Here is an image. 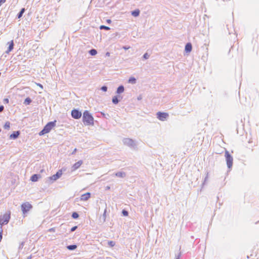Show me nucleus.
<instances>
[{
    "label": "nucleus",
    "mask_w": 259,
    "mask_h": 259,
    "mask_svg": "<svg viewBox=\"0 0 259 259\" xmlns=\"http://www.w3.org/2000/svg\"><path fill=\"white\" fill-rule=\"evenodd\" d=\"M207 179V176H206L205 178V179H204V182L203 183V184H204V182H205V181L206 180V179Z\"/></svg>",
    "instance_id": "nucleus-49"
},
{
    "label": "nucleus",
    "mask_w": 259,
    "mask_h": 259,
    "mask_svg": "<svg viewBox=\"0 0 259 259\" xmlns=\"http://www.w3.org/2000/svg\"><path fill=\"white\" fill-rule=\"evenodd\" d=\"M105 55H106V56H109L110 54L109 52H107L106 53Z\"/></svg>",
    "instance_id": "nucleus-46"
},
{
    "label": "nucleus",
    "mask_w": 259,
    "mask_h": 259,
    "mask_svg": "<svg viewBox=\"0 0 259 259\" xmlns=\"http://www.w3.org/2000/svg\"><path fill=\"white\" fill-rule=\"evenodd\" d=\"M4 110V106L3 105L0 106V112H2Z\"/></svg>",
    "instance_id": "nucleus-41"
},
{
    "label": "nucleus",
    "mask_w": 259,
    "mask_h": 259,
    "mask_svg": "<svg viewBox=\"0 0 259 259\" xmlns=\"http://www.w3.org/2000/svg\"><path fill=\"white\" fill-rule=\"evenodd\" d=\"M137 99H138V100H141V99H142V97H141V96H139V97H138Z\"/></svg>",
    "instance_id": "nucleus-47"
},
{
    "label": "nucleus",
    "mask_w": 259,
    "mask_h": 259,
    "mask_svg": "<svg viewBox=\"0 0 259 259\" xmlns=\"http://www.w3.org/2000/svg\"><path fill=\"white\" fill-rule=\"evenodd\" d=\"M32 258V256L31 255H30L29 256L27 259H31Z\"/></svg>",
    "instance_id": "nucleus-48"
},
{
    "label": "nucleus",
    "mask_w": 259,
    "mask_h": 259,
    "mask_svg": "<svg viewBox=\"0 0 259 259\" xmlns=\"http://www.w3.org/2000/svg\"><path fill=\"white\" fill-rule=\"evenodd\" d=\"M128 211L125 209H123L121 211V214L124 217H127L128 215Z\"/></svg>",
    "instance_id": "nucleus-29"
},
{
    "label": "nucleus",
    "mask_w": 259,
    "mask_h": 259,
    "mask_svg": "<svg viewBox=\"0 0 259 259\" xmlns=\"http://www.w3.org/2000/svg\"><path fill=\"white\" fill-rule=\"evenodd\" d=\"M110 189V187L109 186H107L105 187V190H108Z\"/></svg>",
    "instance_id": "nucleus-45"
},
{
    "label": "nucleus",
    "mask_w": 259,
    "mask_h": 259,
    "mask_svg": "<svg viewBox=\"0 0 259 259\" xmlns=\"http://www.w3.org/2000/svg\"><path fill=\"white\" fill-rule=\"evenodd\" d=\"M11 218L10 212L5 213L2 218H0V227L2 228L4 225H7Z\"/></svg>",
    "instance_id": "nucleus-6"
},
{
    "label": "nucleus",
    "mask_w": 259,
    "mask_h": 259,
    "mask_svg": "<svg viewBox=\"0 0 259 259\" xmlns=\"http://www.w3.org/2000/svg\"><path fill=\"white\" fill-rule=\"evenodd\" d=\"M25 8H22L20 10V11L19 12V13L17 14V16H16L17 18V19H20L22 17V16H23L24 13L25 12Z\"/></svg>",
    "instance_id": "nucleus-21"
},
{
    "label": "nucleus",
    "mask_w": 259,
    "mask_h": 259,
    "mask_svg": "<svg viewBox=\"0 0 259 259\" xmlns=\"http://www.w3.org/2000/svg\"><path fill=\"white\" fill-rule=\"evenodd\" d=\"M3 238V229L0 227V242L2 241Z\"/></svg>",
    "instance_id": "nucleus-35"
},
{
    "label": "nucleus",
    "mask_w": 259,
    "mask_h": 259,
    "mask_svg": "<svg viewBox=\"0 0 259 259\" xmlns=\"http://www.w3.org/2000/svg\"><path fill=\"white\" fill-rule=\"evenodd\" d=\"M32 207V205L28 202H24L21 205V210L23 214L28 213Z\"/></svg>",
    "instance_id": "nucleus-7"
},
{
    "label": "nucleus",
    "mask_w": 259,
    "mask_h": 259,
    "mask_svg": "<svg viewBox=\"0 0 259 259\" xmlns=\"http://www.w3.org/2000/svg\"><path fill=\"white\" fill-rule=\"evenodd\" d=\"M150 57V54L148 53V52H146L142 56V58L144 60L148 59Z\"/></svg>",
    "instance_id": "nucleus-30"
},
{
    "label": "nucleus",
    "mask_w": 259,
    "mask_h": 259,
    "mask_svg": "<svg viewBox=\"0 0 259 259\" xmlns=\"http://www.w3.org/2000/svg\"><path fill=\"white\" fill-rule=\"evenodd\" d=\"M122 142L124 145L129 147L131 149H136L137 145L135 141L130 138H123Z\"/></svg>",
    "instance_id": "nucleus-3"
},
{
    "label": "nucleus",
    "mask_w": 259,
    "mask_h": 259,
    "mask_svg": "<svg viewBox=\"0 0 259 259\" xmlns=\"http://www.w3.org/2000/svg\"><path fill=\"white\" fill-rule=\"evenodd\" d=\"M122 96L117 94L113 96L112 99V102L113 104L117 105L122 99Z\"/></svg>",
    "instance_id": "nucleus-10"
},
{
    "label": "nucleus",
    "mask_w": 259,
    "mask_h": 259,
    "mask_svg": "<svg viewBox=\"0 0 259 259\" xmlns=\"http://www.w3.org/2000/svg\"><path fill=\"white\" fill-rule=\"evenodd\" d=\"M37 85L41 89H43V85L40 83H37Z\"/></svg>",
    "instance_id": "nucleus-44"
},
{
    "label": "nucleus",
    "mask_w": 259,
    "mask_h": 259,
    "mask_svg": "<svg viewBox=\"0 0 259 259\" xmlns=\"http://www.w3.org/2000/svg\"><path fill=\"white\" fill-rule=\"evenodd\" d=\"M48 231L49 232H55V228H51L49 229Z\"/></svg>",
    "instance_id": "nucleus-40"
},
{
    "label": "nucleus",
    "mask_w": 259,
    "mask_h": 259,
    "mask_svg": "<svg viewBox=\"0 0 259 259\" xmlns=\"http://www.w3.org/2000/svg\"><path fill=\"white\" fill-rule=\"evenodd\" d=\"M108 245L110 246V247H113L115 246V242L113 241H108Z\"/></svg>",
    "instance_id": "nucleus-31"
},
{
    "label": "nucleus",
    "mask_w": 259,
    "mask_h": 259,
    "mask_svg": "<svg viewBox=\"0 0 259 259\" xmlns=\"http://www.w3.org/2000/svg\"><path fill=\"white\" fill-rule=\"evenodd\" d=\"M140 11L139 9H137L131 11V15L135 17H137L140 15Z\"/></svg>",
    "instance_id": "nucleus-19"
},
{
    "label": "nucleus",
    "mask_w": 259,
    "mask_h": 259,
    "mask_svg": "<svg viewBox=\"0 0 259 259\" xmlns=\"http://www.w3.org/2000/svg\"><path fill=\"white\" fill-rule=\"evenodd\" d=\"M71 117L75 119H79L82 116L81 111L79 109L73 108L71 112Z\"/></svg>",
    "instance_id": "nucleus-9"
},
{
    "label": "nucleus",
    "mask_w": 259,
    "mask_h": 259,
    "mask_svg": "<svg viewBox=\"0 0 259 259\" xmlns=\"http://www.w3.org/2000/svg\"><path fill=\"white\" fill-rule=\"evenodd\" d=\"M32 101V99L29 97H28L24 100L23 104L25 105H29L31 103Z\"/></svg>",
    "instance_id": "nucleus-22"
},
{
    "label": "nucleus",
    "mask_w": 259,
    "mask_h": 259,
    "mask_svg": "<svg viewBox=\"0 0 259 259\" xmlns=\"http://www.w3.org/2000/svg\"><path fill=\"white\" fill-rule=\"evenodd\" d=\"M181 252H180L177 255H176L175 259H181Z\"/></svg>",
    "instance_id": "nucleus-37"
},
{
    "label": "nucleus",
    "mask_w": 259,
    "mask_h": 259,
    "mask_svg": "<svg viewBox=\"0 0 259 259\" xmlns=\"http://www.w3.org/2000/svg\"><path fill=\"white\" fill-rule=\"evenodd\" d=\"M66 168L65 167H62L61 169L58 170L56 173L52 176L50 177L49 179L51 181H52V183L56 181L58 179H59L62 175L63 172L65 171H66Z\"/></svg>",
    "instance_id": "nucleus-5"
},
{
    "label": "nucleus",
    "mask_w": 259,
    "mask_h": 259,
    "mask_svg": "<svg viewBox=\"0 0 259 259\" xmlns=\"http://www.w3.org/2000/svg\"><path fill=\"white\" fill-rule=\"evenodd\" d=\"M156 115L157 118L162 121H166L169 117L168 113L161 111L157 112Z\"/></svg>",
    "instance_id": "nucleus-8"
},
{
    "label": "nucleus",
    "mask_w": 259,
    "mask_h": 259,
    "mask_svg": "<svg viewBox=\"0 0 259 259\" xmlns=\"http://www.w3.org/2000/svg\"><path fill=\"white\" fill-rule=\"evenodd\" d=\"M20 134L21 132L20 131H14L10 135L9 138L11 140H16L19 137Z\"/></svg>",
    "instance_id": "nucleus-12"
},
{
    "label": "nucleus",
    "mask_w": 259,
    "mask_h": 259,
    "mask_svg": "<svg viewBox=\"0 0 259 259\" xmlns=\"http://www.w3.org/2000/svg\"><path fill=\"white\" fill-rule=\"evenodd\" d=\"M4 128L5 130H9L10 128V122L9 121H6L4 125Z\"/></svg>",
    "instance_id": "nucleus-28"
},
{
    "label": "nucleus",
    "mask_w": 259,
    "mask_h": 259,
    "mask_svg": "<svg viewBox=\"0 0 259 259\" xmlns=\"http://www.w3.org/2000/svg\"><path fill=\"white\" fill-rule=\"evenodd\" d=\"M192 46L191 42H187L185 46V52L189 53L192 51Z\"/></svg>",
    "instance_id": "nucleus-15"
},
{
    "label": "nucleus",
    "mask_w": 259,
    "mask_h": 259,
    "mask_svg": "<svg viewBox=\"0 0 259 259\" xmlns=\"http://www.w3.org/2000/svg\"><path fill=\"white\" fill-rule=\"evenodd\" d=\"M128 82L131 84H135L137 82L136 78L134 76L130 77L128 79Z\"/></svg>",
    "instance_id": "nucleus-23"
},
{
    "label": "nucleus",
    "mask_w": 259,
    "mask_h": 259,
    "mask_svg": "<svg viewBox=\"0 0 259 259\" xmlns=\"http://www.w3.org/2000/svg\"><path fill=\"white\" fill-rule=\"evenodd\" d=\"M57 120L48 122L43 127V128L39 132V135L43 136L46 134L50 133L51 130L56 126Z\"/></svg>",
    "instance_id": "nucleus-2"
},
{
    "label": "nucleus",
    "mask_w": 259,
    "mask_h": 259,
    "mask_svg": "<svg viewBox=\"0 0 259 259\" xmlns=\"http://www.w3.org/2000/svg\"><path fill=\"white\" fill-rule=\"evenodd\" d=\"M112 35V38L113 39H117V36H118V38H119L120 34H119V33L116 32L115 33H113Z\"/></svg>",
    "instance_id": "nucleus-32"
},
{
    "label": "nucleus",
    "mask_w": 259,
    "mask_h": 259,
    "mask_svg": "<svg viewBox=\"0 0 259 259\" xmlns=\"http://www.w3.org/2000/svg\"><path fill=\"white\" fill-rule=\"evenodd\" d=\"M115 176L117 177L123 178L126 176V174L123 171H118L115 174Z\"/></svg>",
    "instance_id": "nucleus-20"
},
{
    "label": "nucleus",
    "mask_w": 259,
    "mask_h": 259,
    "mask_svg": "<svg viewBox=\"0 0 259 259\" xmlns=\"http://www.w3.org/2000/svg\"><path fill=\"white\" fill-rule=\"evenodd\" d=\"M82 121L85 125H94V118L88 110H84L82 113Z\"/></svg>",
    "instance_id": "nucleus-1"
},
{
    "label": "nucleus",
    "mask_w": 259,
    "mask_h": 259,
    "mask_svg": "<svg viewBox=\"0 0 259 259\" xmlns=\"http://www.w3.org/2000/svg\"><path fill=\"white\" fill-rule=\"evenodd\" d=\"M82 163L83 162L81 160L75 162L72 166V170L73 171L77 169L78 168H79Z\"/></svg>",
    "instance_id": "nucleus-14"
},
{
    "label": "nucleus",
    "mask_w": 259,
    "mask_h": 259,
    "mask_svg": "<svg viewBox=\"0 0 259 259\" xmlns=\"http://www.w3.org/2000/svg\"><path fill=\"white\" fill-rule=\"evenodd\" d=\"M3 103L4 104H8L9 103V99L7 98H4L3 99Z\"/></svg>",
    "instance_id": "nucleus-36"
},
{
    "label": "nucleus",
    "mask_w": 259,
    "mask_h": 259,
    "mask_svg": "<svg viewBox=\"0 0 259 259\" xmlns=\"http://www.w3.org/2000/svg\"><path fill=\"white\" fill-rule=\"evenodd\" d=\"M77 228H78L77 226H75L72 227L71 228L70 232H72L75 231L77 229Z\"/></svg>",
    "instance_id": "nucleus-34"
},
{
    "label": "nucleus",
    "mask_w": 259,
    "mask_h": 259,
    "mask_svg": "<svg viewBox=\"0 0 259 259\" xmlns=\"http://www.w3.org/2000/svg\"><path fill=\"white\" fill-rule=\"evenodd\" d=\"M106 22L108 23V24H110L111 22H112V21L111 19H107L106 20Z\"/></svg>",
    "instance_id": "nucleus-43"
},
{
    "label": "nucleus",
    "mask_w": 259,
    "mask_h": 259,
    "mask_svg": "<svg viewBox=\"0 0 259 259\" xmlns=\"http://www.w3.org/2000/svg\"><path fill=\"white\" fill-rule=\"evenodd\" d=\"M101 90L103 91V92H107V90H108V87L107 86L104 85H103L101 88Z\"/></svg>",
    "instance_id": "nucleus-33"
},
{
    "label": "nucleus",
    "mask_w": 259,
    "mask_h": 259,
    "mask_svg": "<svg viewBox=\"0 0 259 259\" xmlns=\"http://www.w3.org/2000/svg\"><path fill=\"white\" fill-rule=\"evenodd\" d=\"M89 54L92 56H95L97 54V51L95 49H92L88 52Z\"/></svg>",
    "instance_id": "nucleus-25"
},
{
    "label": "nucleus",
    "mask_w": 259,
    "mask_h": 259,
    "mask_svg": "<svg viewBox=\"0 0 259 259\" xmlns=\"http://www.w3.org/2000/svg\"><path fill=\"white\" fill-rule=\"evenodd\" d=\"M107 212V207L106 206V207L104 210V213H103V215L100 217V222H102V223H104L106 221Z\"/></svg>",
    "instance_id": "nucleus-18"
},
{
    "label": "nucleus",
    "mask_w": 259,
    "mask_h": 259,
    "mask_svg": "<svg viewBox=\"0 0 259 259\" xmlns=\"http://www.w3.org/2000/svg\"><path fill=\"white\" fill-rule=\"evenodd\" d=\"M124 91V87L123 85H120L116 89L115 93L118 95H120Z\"/></svg>",
    "instance_id": "nucleus-17"
},
{
    "label": "nucleus",
    "mask_w": 259,
    "mask_h": 259,
    "mask_svg": "<svg viewBox=\"0 0 259 259\" xmlns=\"http://www.w3.org/2000/svg\"><path fill=\"white\" fill-rule=\"evenodd\" d=\"M102 116H103V117H105V113H102Z\"/></svg>",
    "instance_id": "nucleus-51"
},
{
    "label": "nucleus",
    "mask_w": 259,
    "mask_h": 259,
    "mask_svg": "<svg viewBox=\"0 0 259 259\" xmlns=\"http://www.w3.org/2000/svg\"><path fill=\"white\" fill-rule=\"evenodd\" d=\"M76 151V149L75 148L74 151H73V152L72 153V154H74Z\"/></svg>",
    "instance_id": "nucleus-50"
},
{
    "label": "nucleus",
    "mask_w": 259,
    "mask_h": 259,
    "mask_svg": "<svg viewBox=\"0 0 259 259\" xmlns=\"http://www.w3.org/2000/svg\"><path fill=\"white\" fill-rule=\"evenodd\" d=\"M7 45H8V47L7 48V51L5 52L7 54H9V53L10 52H11L14 49V40H12L10 41H9Z\"/></svg>",
    "instance_id": "nucleus-11"
},
{
    "label": "nucleus",
    "mask_w": 259,
    "mask_h": 259,
    "mask_svg": "<svg viewBox=\"0 0 259 259\" xmlns=\"http://www.w3.org/2000/svg\"><path fill=\"white\" fill-rule=\"evenodd\" d=\"M130 48V47L128 46H124L122 47V49L125 50H127Z\"/></svg>",
    "instance_id": "nucleus-39"
},
{
    "label": "nucleus",
    "mask_w": 259,
    "mask_h": 259,
    "mask_svg": "<svg viewBox=\"0 0 259 259\" xmlns=\"http://www.w3.org/2000/svg\"><path fill=\"white\" fill-rule=\"evenodd\" d=\"M66 248L69 250H74L77 248V245L73 244L67 245Z\"/></svg>",
    "instance_id": "nucleus-24"
},
{
    "label": "nucleus",
    "mask_w": 259,
    "mask_h": 259,
    "mask_svg": "<svg viewBox=\"0 0 259 259\" xmlns=\"http://www.w3.org/2000/svg\"><path fill=\"white\" fill-rule=\"evenodd\" d=\"M225 157L227 167L229 169L232 168L233 164V158L230 152L226 149L225 150Z\"/></svg>",
    "instance_id": "nucleus-4"
},
{
    "label": "nucleus",
    "mask_w": 259,
    "mask_h": 259,
    "mask_svg": "<svg viewBox=\"0 0 259 259\" xmlns=\"http://www.w3.org/2000/svg\"><path fill=\"white\" fill-rule=\"evenodd\" d=\"M6 0H0V7L3 4L6 2Z\"/></svg>",
    "instance_id": "nucleus-42"
},
{
    "label": "nucleus",
    "mask_w": 259,
    "mask_h": 259,
    "mask_svg": "<svg viewBox=\"0 0 259 259\" xmlns=\"http://www.w3.org/2000/svg\"><path fill=\"white\" fill-rule=\"evenodd\" d=\"M79 215L78 214V213L76 211H73L72 213V214H71V217L74 219H77L79 218Z\"/></svg>",
    "instance_id": "nucleus-26"
},
{
    "label": "nucleus",
    "mask_w": 259,
    "mask_h": 259,
    "mask_svg": "<svg viewBox=\"0 0 259 259\" xmlns=\"http://www.w3.org/2000/svg\"><path fill=\"white\" fill-rule=\"evenodd\" d=\"M91 196V194L90 192H87L84 194H83L81 195L80 200L82 201H87L88 200Z\"/></svg>",
    "instance_id": "nucleus-13"
},
{
    "label": "nucleus",
    "mask_w": 259,
    "mask_h": 259,
    "mask_svg": "<svg viewBox=\"0 0 259 259\" xmlns=\"http://www.w3.org/2000/svg\"><path fill=\"white\" fill-rule=\"evenodd\" d=\"M41 178V176L40 174H33L30 177V180L32 182H35L38 181V180Z\"/></svg>",
    "instance_id": "nucleus-16"
},
{
    "label": "nucleus",
    "mask_w": 259,
    "mask_h": 259,
    "mask_svg": "<svg viewBox=\"0 0 259 259\" xmlns=\"http://www.w3.org/2000/svg\"><path fill=\"white\" fill-rule=\"evenodd\" d=\"M99 29L100 30H109L110 29V28L108 26L104 25H101L100 26Z\"/></svg>",
    "instance_id": "nucleus-27"
},
{
    "label": "nucleus",
    "mask_w": 259,
    "mask_h": 259,
    "mask_svg": "<svg viewBox=\"0 0 259 259\" xmlns=\"http://www.w3.org/2000/svg\"><path fill=\"white\" fill-rule=\"evenodd\" d=\"M24 242H22L20 245H19V249H21L23 248V246H24Z\"/></svg>",
    "instance_id": "nucleus-38"
}]
</instances>
